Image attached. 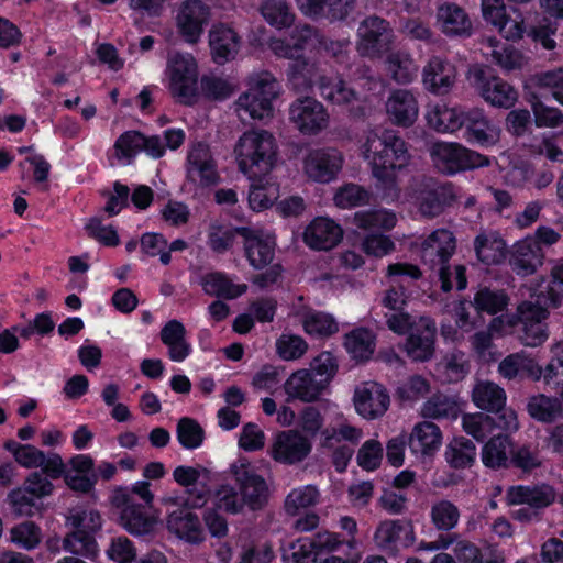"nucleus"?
I'll return each mask as SVG.
<instances>
[{
    "mask_svg": "<svg viewBox=\"0 0 563 563\" xmlns=\"http://www.w3.org/2000/svg\"><path fill=\"white\" fill-rule=\"evenodd\" d=\"M360 152L377 181L382 198L393 202L399 198L400 189L396 172L409 165L408 144L397 131L369 129L361 141Z\"/></svg>",
    "mask_w": 563,
    "mask_h": 563,
    "instance_id": "f257e3e1",
    "label": "nucleus"
},
{
    "mask_svg": "<svg viewBox=\"0 0 563 563\" xmlns=\"http://www.w3.org/2000/svg\"><path fill=\"white\" fill-rule=\"evenodd\" d=\"M246 90L234 102V110L241 120H265L274 114V101L283 92L278 79L267 70L250 74L245 80Z\"/></svg>",
    "mask_w": 563,
    "mask_h": 563,
    "instance_id": "f03ea898",
    "label": "nucleus"
},
{
    "mask_svg": "<svg viewBox=\"0 0 563 563\" xmlns=\"http://www.w3.org/2000/svg\"><path fill=\"white\" fill-rule=\"evenodd\" d=\"M372 93L363 95L346 82L342 77L323 78L320 81V96L331 104L344 108L350 115L356 119L369 117L379 97L374 92L380 88V81L375 77H366L364 82L360 84Z\"/></svg>",
    "mask_w": 563,
    "mask_h": 563,
    "instance_id": "7ed1b4c3",
    "label": "nucleus"
},
{
    "mask_svg": "<svg viewBox=\"0 0 563 563\" xmlns=\"http://www.w3.org/2000/svg\"><path fill=\"white\" fill-rule=\"evenodd\" d=\"M548 314V310L539 303L523 301L518 306L515 314L495 317L489 323V329L503 336L521 323L522 331L519 335L521 343L529 347H538L549 338L548 327L544 323Z\"/></svg>",
    "mask_w": 563,
    "mask_h": 563,
    "instance_id": "20e7f679",
    "label": "nucleus"
},
{
    "mask_svg": "<svg viewBox=\"0 0 563 563\" xmlns=\"http://www.w3.org/2000/svg\"><path fill=\"white\" fill-rule=\"evenodd\" d=\"M239 169L250 178L268 173L275 165L277 144L266 130L244 132L234 148Z\"/></svg>",
    "mask_w": 563,
    "mask_h": 563,
    "instance_id": "39448f33",
    "label": "nucleus"
},
{
    "mask_svg": "<svg viewBox=\"0 0 563 563\" xmlns=\"http://www.w3.org/2000/svg\"><path fill=\"white\" fill-rule=\"evenodd\" d=\"M166 87L177 102L192 106L199 98L198 64L189 53H173L167 58Z\"/></svg>",
    "mask_w": 563,
    "mask_h": 563,
    "instance_id": "423d86ee",
    "label": "nucleus"
},
{
    "mask_svg": "<svg viewBox=\"0 0 563 563\" xmlns=\"http://www.w3.org/2000/svg\"><path fill=\"white\" fill-rule=\"evenodd\" d=\"M435 169L448 176L490 166L492 158L457 142H435L430 148Z\"/></svg>",
    "mask_w": 563,
    "mask_h": 563,
    "instance_id": "0eeeda50",
    "label": "nucleus"
},
{
    "mask_svg": "<svg viewBox=\"0 0 563 563\" xmlns=\"http://www.w3.org/2000/svg\"><path fill=\"white\" fill-rule=\"evenodd\" d=\"M66 522L74 531L64 539V549L76 555L95 556L97 542L93 533L101 528L100 514L95 509L77 506L69 510Z\"/></svg>",
    "mask_w": 563,
    "mask_h": 563,
    "instance_id": "6e6552de",
    "label": "nucleus"
},
{
    "mask_svg": "<svg viewBox=\"0 0 563 563\" xmlns=\"http://www.w3.org/2000/svg\"><path fill=\"white\" fill-rule=\"evenodd\" d=\"M456 249L454 234L448 229H437L431 232L420 245V257L424 265L435 271L441 282L443 291L453 289V283L450 280L451 265L450 258Z\"/></svg>",
    "mask_w": 563,
    "mask_h": 563,
    "instance_id": "1a4fd4ad",
    "label": "nucleus"
},
{
    "mask_svg": "<svg viewBox=\"0 0 563 563\" xmlns=\"http://www.w3.org/2000/svg\"><path fill=\"white\" fill-rule=\"evenodd\" d=\"M229 471L240 489L244 507L256 511L268 504L271 496L268 484L246 457L241 456L235 460L230 464Z\"/></svg>",
    "mask_w": 563,
    "mask_h": 563,
    "instance_id": "9d476101",
    "label": "nucleus"
},
{
    "mask_svg": "<svg viewBox=\"0 0 563 563\" xmlns=\"http://www.w3.org/2000/svg\"><path fill=\"white\" fill-rule=\"evenodd\" d=\"M395 38L394 30L387 20L371 15L358 25L356 49L361 56L380 58L391 49Z\"/></svg>",
    "mask_w": 563,
    "mask_h": 563,
    "instance_id": "9b49d317",
    "label": "nucleus"
},
{
    "mask_svg": "<svg viewBox=\"0 0 563 563\" xmlns=\"http://www.w3.org/2000/svg\"><path fill=\"white\" fill-rule=\"evenodd\" d=\"M288 119L302 134L314 136L324 131L330 124V114L324 104L313 97H300L288 108Z\"/></svg>",
    "mask_w": 563,
    "mask_h": 563,
    "instance_id": "f8f14e48",
    "label": "nucleus"
},
{
    "mask_svg": "<svg viewBox=\"0 0 563 563\" xmlns=\"http://www.w3.org/2000/svg\"><path fill=\"white\" fill-rule=\"evenodd\" d=\"M4 449L9 451L15 462L24 468H41L51 479L59 478L66 470L62 456L56 452H44L32 444H21L8 441Z\"/></svg>",
    "mask_w": 563,
    "mask_h": 563,
    "instance_id": "ddd939ff",
    "label": "nucleus"
},
{
    "mask_svg": "<svg viewBox=\"0 0 563 563\" xmlns=\"http://www.w3.org/2000/svg\"><path fill=\"white\" fill-rule=\"evenodd\" d=\"M186 170L188 180L201 188L213 187L220 181L217 162L209 145L203 142L190 145Z\"/></svg>",
    "mask_w": 563,
    "mask_h": 563,
    "instance_id": "4468645a",
    "label": "nucleus"
},
{
    "mask_svg": "<svg viewBox=\"0 0 563 563\" xmlns=\"http://www.w3.org/2000/svg\"><path fill=\"white\" fill-rule=\"evenodd\" d=\"M471 74L476 91L488 104L510 109L517 102L518 92L500 77L489 75L481 67L474 68Z\"/></svg>",
    "mask_w": 563,
    "mask_h": 563,
    "instance_id": "2eb2a0df",
    "label": "nucleus"
},
{
    "mask_svg": "<svg viewBox=\"0 0 563 563\" xmlns=\"http://www.w3.org/2000/svg\"><path fill=\"white\" fill-rule=\"evenodd\" d=\"M462 129L463 139L471 145L488 148L497 145L500 141L501 128L479 108H473L465 112Z\"/></svg>",
    "mask_w": 563,
    "mask_h": 563,
    "instance_id": "dca6fc26",
    "label": "nucleus"
},
{
    "mask_svg": "<svg viewBox=\"0 0 563 563\" xmlns=\"http://www.w3.org/2000/svg\"><path fill=\"white\" fill-rule=\"evenodd\" d=\"M210 18L209 5L201 0H186L180 3L175 18L177 31L186 43L196 44Z\"/></svg>",
    "mask_w": 563,
    "mask_h": 563,
    "instance_id": "f3484780",
    "label": "nucleus"
},
{
    "mask_svg": "<svg viewBox=\"0 0 563 563\" xmlns=\"http://www.w3.org/2000/svg\"><path fill=\"white\" fill-rule=\"evenodd\" d=\"M343 162V155L336 148H316L305 157L303 172L314 183L329 184L341 172Z\"/></svg>",
    "mask_w": 563,
    "mask_h": 563,
    "instance_id": "a211bd4d",
    "label": "nucleus"
},
{
    "mask_svg": "<svg viewBox=\"0 0 563 563\" xmlns=\"http://www.w3.org/2000/svg\"><path fill=\"white\" fill-rule=\"evenodd\" d=\"M309 439L296 430L282 431L276 434L269 449L271 457L285 465L302 462L311 452Z\"/></svg>",
    "mask_w": 563,
    "mask_h": 563,
    "instance_id": "6ab92c4d",
    "label": "nucleus"
},
{
    "mask_svg": "<svg viewBox=\"0 0 563 563\" xmlns=\"http://www.w3.org/2000/svg\"><path fill=\"white\" fill-rule=\"evenodd\" d=\"M236 233L244 239V250L251 266L261 269L268 265L275 253V238L258 228H236Z\"/></svg>",
    "mask_w": 563,
    "mask_h": 563,
    "instance_id": "aec40b11",
    "label": "nucleus"
},
{
    "mask_svg": "<svg viewBox=\"0 0 563 563\" xmlns=\"http://www.w3.org/2000/svg\"><path fill=\"white\" fill-rule=\"evenodd\" d=\"M353 401L355 410L361 417L374 420L387 411L390 399L382 384L365 382L356 387Z\"/></svg>",
    "mask_w": 563,
    "mask_h": 563,
    "instance_id": "412c9836",
    "label": "nucleus"
},
{
    "mask_svg": "<svg viewBox=\"0 0 563 563\" xmlns=\"http://www.w3.org/2000/svg\"><path fill=\"white\" fill-rule=\"evenodd\" d=\"M422 85L430 93L444 96L455 85L456 67L445 58L432 56L422 69Z\"/></svg>",
    "mask_w": 563,
    "mask_h": 563,
    "instance_id": "4be33fe9",
    "label": "nucleus"
},
{
    "mask_svg": "<svg viewBox=\"0 0 563 563\" xmlns=\"http://www.w3.org/2000/svg\"><path fill=\"white\" fill-rule=\"evenodd\" d=\"M385 111L388 120L394 125L409 128L418 119L419 102L411 90L395 89L385 102Z\"/></svg>",
    "mask_w": 563,
    "mask_h": 563,
    "instance_id": "5701e85b",
    "label": "nucleus"
},
{
    "mask_svg": "<svg viewBox=\"0 0 563 563\" xmlns=\"http://www.w3.org/2000/svg\"><path fill=\"white\" fill-rule=\"evenodd\" d=\"M460 198L459 190L452 183H426L418 196L420 212L426 217L439 216L445 207Z\"/></svg>",
    "mask_w": 563,
    "mask_h": 563,
    "instance_id": "b1692460",
    "label": "nucleus"
},
{
    "mask_svg": "<svg viewBox=\"0 0 563 563\" xmlns=\"http://www.w3.org/2000/svg\"><path fill=\"white\" fill-rule=\"evenodd\" d=\"M435 323L426 317L418 320V325L409 333L405 350L407 355L416 362H427L434 354Z\"/></svg>",
    "mask_w": 563,
    "mask_h": 563,
    "instance_id": "393cba45",
    "label": "nucleus"
},
{
    "mask_svg": "<svg viewBox=\"0 0 563 563\" xmlns=\"http://www.w3.org/2000/svg\"><path fill=\"white\" fill-rule=\"evenodd\" d=\"M328 76L323 75L320 64L307 57L296 58L287 69V86L290 90L302 93L312 90L320 81Z\"/></svg>",
    "mask_w": 563,
    "mask_h": 563,
    "instance_id": "a878e982",
    "label": "nucleus"
},
{
    "mask_svg": "<svg viewBox=\"0 0 563 563\" xmlns=\"http://www.w3.org/2000/svg\"><path fill=\"white\" fill-rule=\"evenodd\" d=\"M209 46L213 60L219 65H224L238 56L241 37L229 25L217 23L209 31Z\"/></svg>",
    "mask_w": 563,
    "mask_h": 563,
    "instance_id": "bb28decb",
    "label": "nucleus"
},
{
    "mask_svg": "<svg viewBox=\"0 0 563 563\" xmlns=\"http://www.w3.org/2000/svg\"><path fill=\"white\" fill-rule=\"evenodd\" d=\"M342 238L341 225L328 217L314 218L303 232L305 243L313 250H331Z\"/></svg>",
    "mask_w": 563,
    "mask_h": 563,
    "instance_id": "cd10ccee",
    "label": "nucleus"
},
{
    "mask_svg": "<svg viewBox=\"0 0 563 563\" xmlns=\"http://www.w3.org/2000/svg\"><path fill=\"white\" fill-rule=\"evenodd\" d=\"M325 379H318L309 369L294 372L285 382L284 390L288 400L316 401L325 389Z\"/></svg>",
    "mask_w": 563,
    "mask_h": 563,
    "instance_id": "c85d7f7f",
    "label": "nucleus"
},
{
    "mask_svg": "<svg viewBox=\"0 0 563 563\" xmlns=\"http://www.w3.org/2000/svg\"><path fill=\"white\" fill-rule=\"evenodd\" d=\"M299 11L312 20L342 21L354 8L355 0H295Z\"/></svg>",
    "mask_w": 563,
    "mask_h": 563,
    "instance_id": "c756f323",
    "label": "nucleus"
},
{
    "mask_svg": "<svg viewBox=\"0 0 563 563\" xmlns=\"http://www.w3.org/2000/svg\"><path fill=\"white\" fill-rule=\"evenodd\" d=\"M555 497L554 488L548 484L511 486L506 493L508 505H527L537 510L552 505Z\"/></svg>",
    "mask_w": 563,
    "mask_h": 563,
    "instance_id": "7c9ffc66",
    "label": "nucleus"
},
{
    "mask_svg": "<svg viewBox=\"0 0 563 563\" xmlns=\"http://www.w3.org/2000/svg\"><path fill=\"white\" fill-rule=\"evenodd\" d=\"M408 446L417 459L433 456L442 443L440 428L430 421H421L415 424L409 437Z\"/></svg>",
    "mask_w": 563,
    "mask_h": 563,
    "instance_id": "2f4dec72",
    "label": "nucleus"
},
{
    "mask_svg": "<svg viewBox=\"0 0 563 563\" xmlns=\"http://www.w3.org/2000/svg\"><path fill=\"white\" fill-rule=\"evenodd\" d=\"M499 374L508 379L530 378L533 382L543 380L542 366L525 351L507 355L498 365Z\"/></svg>",
    "mask_w": 563,
    "mask_h": 563,
    "instance_id": "473e14b6",
    "label": "nucleus"
},
{
    "mask_svg": "<svg viewBox=\"0 0 563 563\" xmlns=\"http://www.w3.org/2000/svg\"><path fill=\"white\" fill-rule=\"evenodd\" d=\"M543 258L544 253L538 241L527 236L514 245L510 265L518 275L528 276L542 265Z\"/></svg>",
    "mask_w": 563,
    "mask_h": 563,
    "instance_id": "72a5a7b5",
    "label": "nucleus"
},
{
    "mask_svg": "<svg viewBox=\"0 0 563 563\" xmlns=\"http://www.w3.org/2000/svg\"><path fill=\"white\" fill-rule=\"evenodd\" d=\"M159 339L167 347V356L172 362L181 363L192 352L186 328L179 320L167 321L161 329Z\"/></svg>",
    "mask_w": 563,
    "mask_h": 563,
    "instance_id": "f704fd0d",
    "label": "nucleus"
},
{
    "mask_svg": "<svg viewBox=\"0 0 563 563\" xmlns=\"http://www.w3.org/2000/svg\"><path fill=\"white\" fill-rule=\"evenodd\" d=\"M465 112L459 107H449L445 102L430 103L426 110L427 124L440 133H454L462 129Z\"/></svg>",
    "mask_w": 563,
    "mask_h": 563,
    "instance_id": "c9c22d12",
    "label": "nucleus"
},
{
    "mask_svg": "<svg viewBox=\"0 0 563 563\" xmlns=\"http://www.w3.org/2000/svg\"><path fill=\"white\" fill-rule=\"evenodd\" d=\"M200 286L205 294L217 298L233 300L247 290V285L223 272H210L201 276Z\"/></svg>",
    "mask_w": 563,
    "mask_h": 563,
    "instance_id": "e433bc0d",
    "label": "nucleus"
},
{
    "mask_svg": "<svg viewBox=\"0 0 563 563\" xmlns=\"http://www.w3.org/2000/svg\"><path fill=\"white\" fill-rule=\"evenodd\" d=\"M364 437L361 428L347 422V420L339 415L333 423L328 424L320 433V446L323 449H332L343 446V444H358Z\"/></svg>",
    "mask_w": 563,
    "mask_h": 563,
    "instance_id": "4c0bfd02",
    "label": "nucleus"
},
{
    "mask_svg": "<svg viewBox=\"0 0 563 563\" xmlns=\"http://www.w3.org/2000/svg\"><path fill=\"white\" fill-rule=\"evenodd\" d=\"M438 22L446 35H471L472 22L468 14L454 3H445L439 8Z\"/></svg>",
    "mask_w": 563,
    "mask_h": 563,
    "instance_id": "58836bf2",
    "label": "nucleus"
},
{
    "mask_svg": "<svg viewBox=\"0 0 563 563\" xmlns=\"http://www.w3.org/2000/svg\"><path fill=\"white\" fill-rule=\"evenodd\" d=\"M484 55L490 56L493 62L503 69L510 71L523 66L522 54L514 46L500 43L495 37L483 38Z\"/></svg>",
    "mask_w": 563,
    "mask_h": 563,
    "instance_id": "ea45409f",
    "label": "nucleus"
},
{
    "mask_svg": "<svg viewBox=\"0 0 563 563\" xmlns=\"http://www.w3.org/2000/svg\"><path fill=\"white\" fill-rule=\"evenodd\" d=\"M120 519L123 528L134 536L147 534L155 526V519L148 515L145 506L134 504L132 497L128 498Z\"/></svg>",
    "mask_w": 563,
    "mask_h": 563,
    "instance_id": "a19ab883",
    "label": "nucleus"
},
{
    "mask_svg": "<svg viewBox=\"0 0 563 563\" xmlns=\"http://www.w3.org/2000/svg\"><path fill=\"white\" fill-rule=\"evenodd\" d=\"M385 66L391 79L402 85L412 82L418 74V65L411 54L402 49L390 52Z\"/></svg>",
    "mask_w": 563,
    "mask_h": 563,
    "instance_id": "79ce46f5",
    "label": "nucleus"
},
{
    "mask_svg": "<svg viewBox=\"0 0 563 563\" xmlns=\"http://www.w3.org/2000/svg\"><path fill=\"white\" fill-rule=\"evenodd\" d=\"M512 442L507 434L493 435L482 448V462L486 467L498 470L507 467Z\"/></svg>",
    "mask_w": 563,
    "mask_h": 563,
    "instance_id": "37998d69",
    "label": "nucleus"
},
{
    "mask_svg": "<svg viewBox=\"0 0 563 563\" xmlns=\"http://www.w3.org/2000/svg\"><path fill=\"white\" fill-rule=\"evenodd\" d=\"M405 537L406 541L412 540V528L401 520L382 521L374 533L375 544L382 550H391Z\"/></svg>",
    "mask_w": 563,
    "mask_h": 563,
    "instance_id": "c03bdc74",
    "label": "nucleus"
},
{
    "mask_svg": "<svg viewBox=\"0 0 563 563\" xmlns=\"http://www.w3.org/2000/svg\"><path fill=\"white\" fill-rule=\"evenodd\" d=\"M305 332L317 339L328 338L339 330V325L332 316L314 310L298 311Z\"/></svg>",
    "mask_w": 563,
    "mask_h": 563,
    "instance_id": "a18cd8bd",
    "label": "nucleus"
},
{
    "mask_svg": "<svg viewBox=\"0 0 563 563\" xmlns=\"http://www.w3.org/2000/svg\"><path fill=\"white\" fill-rule=\"evenodd\" d=\"M475 406L486 411L498 412L505 407L506 393L504 388L493 382H479L472 391Z\"/></svg>",
    "mask_w": 563,
    "mask_h": 563,
    "instance_id": "49530a36",
    "label": "nucleus"
},
{
    "mask_svg": "<svg viewBox=\"0 0 563 563\" xmlns=\"http://www.w3.org/2000/svg\"><path fill=\"white\" fill-rule=\"evenodd\" d=\"M167 523L170 531L190 543H198L203 539L199 517L192 512L174 511Z\"/></svg>",
    "mask_w": 563,
    "mask_h": 563,
    "instance_id": "de8ad7c7",
    "label": "nucleus"
},
{
    "mask_svg": "<svg viewBox=\"0 0 563 563\" xmlns=\"http://www.w3.org/2000/svg\"><path fill=\"white\" fill-rule=\"evenodd\" d=\"M477 258L487 265L498 264L505 258L506 243L496 233H481L474 240Z\"/></svg>",
    "mask_w": 563,
    "mask_h": 563,
    "instance_id": "09e8293b",
    "label": "nucleus"
},
{
    "mask_svg": "<svg viewBox=\"0 0 563 563\" xmlns=\"http://www.w3.org/2000/svg\"><path fill=\"white\" fill-rule=\"evenodd\" d=\"M527 409L533 419L544 423L563 418V409L556 396L544 394L532 396L528 401Z\"/></svg>",
    "mask_w": 563,
    "mask_h": 563,
    "instance_id": "8fccbe9b",
    "label": "nucleus"
},
{
    "mask_svg": "<svg viewBox=\"0 0 563 563\" xmlns=\"http://www.w3.org/2000/svg\"><path fill=\"white\" fill-rule=\"evenodd\" d=\"M279 197V186L268 178L253 179L249 191V205L254 211L269 208Z\"/></svg>",
    "mask_w": 563,
    "mask_h": 563,
    "instance_id": "3c124183",
    "label": "nucleus"
},
{
    "mask_svg": "<svg viewBox=\"0 0 563 563\" xmlns=\"http://www.w3.org/2000/svg\"><path fill=\"white\" fill-rule=\"evenodd\" d=\"M320 493L314 485H303L291 489L284 501V510L288 516H298L300 511L318 504Z\"/></svg>",
    "mask_w": 563,
    "mask_h": 563,
    "instance_id": "603ef678",
    "label": "nucleus"
},
{
    "mask_svg": "<svg viewBox=\"0 0 563 563\" xmlns=\"http://www.w3.org/2000/svg\"><path fill=\"white\" fill-rule=\"evenodd\" d=\"M354 224L365 231L391 230L397 223L396 213L387 209L358 211L353 218Z\"/></svg>",
    "mask_w": 563,
    "mask_h": 563,
    "instance_id": "864d4df0",
    "label": "nucleus"
},
{
    "mask_svg": "<svg viewBox=\"0 0 563 563\" xmlns=\"http://www.w3.org/2000/svg\"><path fill=\"white\" fill-rule=\"evenodd\" d=\"M260 11L265 21L278 29L290 27L295 21V14L285 0H260Z\"/></svg>",
    "mask_w": 563,
    "mask_h": 563,
    "instance_id": "5fc2aeb1",
    "label": "nucleus"
},
{
    "mask_svg": "<svg viewBox=\"0 0 563 563\" xmlns=\"http://www.w3.org/2000/svg\"><path fill=\"white\" fill-rule=\"evenodd\" d=\"M461 408L456 400L443 395L437 394L430 397L421 407V416L428 419H456Z\"/></svg>",
    "mask_w": 563,
    "mask_h": 563,
    "instance_id": "6e6d98bb",
    "label": "nucleus"
},
{
    "mask_svg": "<svg viewBox=\"0 0 563 563\" xmlns=\"http://www.w3.org/2000/svg\"><path fill=\"white\" fill-rule=\"evenodd\" d=\"M476 446L470 439L464 437L454 438L445 450V459L454 468L471 466L476 459Z\"/></svg>",
    "mask_w": 563,
    "mask_h": 563,
    "instance_id": "4d7b16f0",
    "label": "nucleus"
},
{
    "mask_svg": "<svg viewBox=\"0 0 563 563\" xmlns=\"http://www.w3.org/2000/svg\"><path fill=\"white\" fill-rule=\"evenodd\" d=\"M509 303V297L504 290L484 287L478 289L473 298L475 310L488 314H497L504 311Z\"/></svg>",
    "mask_w": 563,
    "mask_h": 563,
    "instance_id": "13d9d810",
    "label": "nucleus"
},
{
    "mask_svg": "<svg viewBox=\"0 0 563 563\" xmlns=\"http://www.w3.org/2000/svg\"><path fill=\"white\" fill-rule=\"evenodd\" d=\"M235 87L228 77L216 74L203 75L199 80V95L212 101H223L230 98Z\"/></svg>",
    "mask_w": 563,
    "mask_h": 563,
    "instance_id": "bf43d9fd",
    "label": "nucleus"
},
{
    "mask_svg": "<svg viewBox=\"0 0 563 563\" xmlns=\"http://www.w3.org/2000/svg\"><path fill=\"white\" fill-rule=\"evenodd\" d=\"M344 345L355 360H368L374 353V335L369 330L360 328L345 335Z\"/></svg>",
    "mask_w": 563,
    "mask_h": 563,
    "instance_id": "052dcab7",
    "label": "nucleus"
},
{
    "mask_svg": "<svg viewBox=\"0 0 563 563\" xmlns=\"http://www.w3.org/2000/svg\"><path fill=\"white\" fill-rule=\"evenodd\" d=\"M430 518L438 530L450 531L454 529L460 521V510L452 501L441 499L432 504Z\"/></svg>",
    "mask_w": 563,
    "mask_h": 563,
    "instance_id": "680f3d73",
    "label": "nucleus"
},
{
    "mask_svg": "<svg viewBox=\"0 0 563 563\" xmlns=\"http://www.w3.org/2000/svg\"><path fill=\"white\" fill-rule=\"evenodd\" d=\"M371 200V192L363 186L349 183L340 188L334 194V205L341 209H351L360 206L367 205Z\"/></svg>",
    "mask_w": 563,
    "mask_h": 563,
    "instance_id": "e2e57ef3",
    "label": "nucleus"
},
{
    "mask_svg": "<svg viewBox=\"0 0 563 563\" xmlns=\"http://www.w3.org/2000/svg\"><path fill=\"white\" fill-rule=\"evenodd\" d=\"M176 438L186 450L200 448L205 440L202 427L192 418H180L176 428Z\"/></svg>",
    "mask_w": 563,
    "mask_h": 563,
    "instance_id": "0e129e2a",
    "label": "nucleus"
},
{
    "mask_svg": "<svg viewBox=\"0 0 563 563\" xmlns=\"http://www.w3.org/2000/svg\"><path fill=\"white\" fill-rule=\"evenodd\" d=\"M145 145L144 135L137 131L122 133L114 143L115 156L124 164H130L142 152Z\"/></svg>",
    "mask_w": 563,
    "mask_h": 563,
    "instance_id": "69168bd1",
    "label": "nucleus"
},
{
    "mask_svg": "<svg viewBox=\"0 0 563 563\" xmlns=\"http://www.w3.org/2000/svg\"><path fill=\"white\" fill-rule=\"evenodd\" d=\"M463 430L477 441L485 440L495 430V419L483 412L467 413L462 417Z\"/></svg>",
    "mask_w": 563,
    "mask_h": 563,
    "instance_id": "338daca9",
    "label": "nucleus"
},
{
    "mask_svg": "<svg viewBox=\"0 0 563 563\" xmlns=\"http://www.w3.org/2000/svg\"><path fill=\"white\" fill-rule=\"evenodd\" d=\"M492 24L506 40H519L525 33V20L517 9H511L508 13L504 11Z\"/></svg>",
    "mask_w": 563,
    "mask_h": 563,
    "instance_id": "774afa93",
    "label": "nucleus"
}]
</instances>
